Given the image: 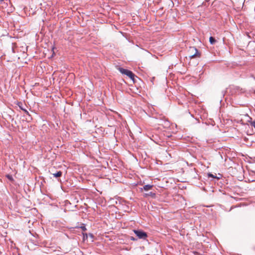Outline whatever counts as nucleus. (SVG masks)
Returning <instances> with one entry per match:
<instances>
[{
    "mask_svg": "<svg viewBox=\"0 0 255 255\" xmlns=\"http://www.w3.org/2000/svg\"><path fill=\"white\" fill-rule=\"evenodd\" d=\"M133 232L139 239H145L147 237L146 233L142 231L134 230Z\"/></svg>",
    "mask_w": 255,
    "mask_h": 255,
    "instance_id": "1",
    "label": "nucleus"
},
{
    "mask_svg": "<svg viewBox=\"0 0 255 255\" xmlns=\"http://www.w3.org/2000/svg\"><path fill=\"white\" fill-rule=\"evenodd\" d=\"M120 71L125 75H126L128 77H129L131 79H133L134 78V74L132 73V72L130 71H129L127 69H125L124 68H120Z\"/></svg>",
    "mask_w": 255,
    "mask_h": 255,
    "instance_id": "2",
    "label": "nucleus"
},
{
    "mask_svg": "<svg viewBox=\"0 0 255 255\" xmlns=\"http://www.w3.org/2000/svg\"><path fill=\"white\" fill-rule=\"evenodd\" d=\"M194 51L195 52V53L193 55L190 56V57L191 58H195V57H196L197 56V54L198 53V51L197 49L196 48L193 47L190 48V51Z\"/></svg>",
    "mask_w": 255,
    "mask_h": 255,
    "instance_id": "3",
    "label": "nucleus"
},
{
    "mask_svg": "<svg viewBox=\"0 0 255 255\" xmlns=\"http://www.w3.org/2000/svg\"><path fill=\"white\" fill-rule=\"evenodd\" d=\"M153 186L150 185H145L143 186V188L145 191H148L152 189Z\"/></svg>",
    "mask_w": 255,
    "mask_h": 255,
    "instance_id": "4",
    "label": "nucleus"
},
{
    "mask_svg": "<svg viewBox=\"0 0 255 255\" xmlns=\"http://www.w3.org/2000/svg\"><path fill=\"white\" fill-rule=\"evenodd\" d=\"M62 172L61 171H59L55 173H53V175L54 177L57 178L60 177L62 175Z\"/></svg>",
    "mask_w": 255,
    "mask_h": 255,
    "instance_id": "5",
    "label": "nucleus"
},
{
    "mask_svg": "<svg viewBox=\"0 0 255 255\" xmlns=\"http://www.w3.org/2000/svg\"><path fill=\"white\" fill-rule=\"evenodd\" d=\"M209 41H210V43L212 44H214L215 42H216L215 38L212 36L210 37Z\"/></svg>",
    "mask_w": 255,
    "mask_h": 255,
    "instance_id": "6",
    "label": "nucleus"
},
{
    "mask_svg": "<svg viewBox=\"0 0 255 255\" xmlns=\"http://www.w3.org/2000/svg\"><path fill=\"white\" fill-rule=\"evenodd\" d=\"M21 108V109L22 110H23V111L24 112V113H25L26 115H29L28 112L26 110L24 109H23V108Z\"/></svg>",
    "mask_w": 255,
    "mask_h": 255,
    "instance_id": "7",
    "label": "nucleus"
},
{
    "mask_svg": "<svg viewBox=\"0 0 255 255\" xmlns=\"http://www.w3.org/2000/svg\"><path fill=\"white\" fill-rule=\"evenodd\" d=\"M6 177L10 180H13V178L11 176V175H6Z\"/></svg>",
    "mask_w": 255,
    "mask_h": 255,
    "instance_id": "8",
    "label": "nucleus"
},
{
    "mask_svg": "<svg viewBox=\"0 0 255 255\" xmlns=\"http://www.w3.org/2000/svg\"><path fill=\"white\" fill-rule=\"evenodd\" d=\"M251 125L255 128V121L251 122Z\"/></svg>",
    "mask_w": 255,
    "mask_h": 255,
    "instance_id": "9",
    "label": "nucleus"
},
{
    "mask_svg": "<svg viewBox=\"0 0 255 255\" xmlns=\"http://www.w3.org/2000/svg\"><path fill=\"white\" fill-rule=\"evenodd\" d=\"M208 176H209V177H213V178H214V177H214V176L213 174H211V173H209V174H208Z\"/></svg>",
    "mask_w": 255,
    "mask_h": 255,
    "instance_id": "10",
    "label": "nucleus"
},
{
    "mask_svg": "<svg viewBox=\"0 0 255 255\" xmlns=\"http://www.w3.org/2000/svg\"><path fill=\"white\" fill-rule=\"evenodd\" d=\"M131 240H133V241H134V240H135V239H134V238L133 237H131Z\"/></svg>",
    "mask_w": 255,
    "mask_h": 255,
    "instance_id": "11",
    "label": "nucleus"
}]
</instances>
